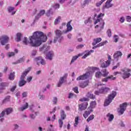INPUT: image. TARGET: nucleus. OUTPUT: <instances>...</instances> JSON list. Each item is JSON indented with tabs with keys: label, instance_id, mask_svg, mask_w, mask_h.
Returning a JSON list of instances; mask_svg holds the SVG:
<instances>
[{
	"label": "nucleus",
	"instance_id": "1",
	"mask_svg": "<svg viewBox=\"0 0 131 131\" xmlns=\"http://www.w3.org/2000/svg\"><path fill=\"white\" fill-rule=\"evenodd\" d=\"M48 37L41 32H35L32 36L29 37V41L27 37H25L23 40L24 45H27L30 43L32 47H39L42 42L47 41Z\"/></svg>",
	"mask_w": 131,
	"mask_h": 131
},
{
	"label": "nucleus",
	"instance_id": "2",
	"mask_svg": "<svg viewBox=\"0 0 131 131\" xmlns=\"http://www.w3.org/2000/svg\"><path fill=\"white\" fill-rule=\"evenodd\" d=\"M87 70L88 71L83 75L79 76L77 78V80H84V79H88V78L92 77V76H93L94 73H95V71H97L95 73V76L96 78H100V77H101V76H103L102 72L99 71L100 70L99 68L89 67L87 68Z\"/></svg>",
	"mask_w": 131,
	"mask_h": 131
},
{
	"label": "nucleus",
	"instance_id": "3",
	"mask_svg": "<svg viewBox=\"0 0 131 131\" xmlns=\"http://www.w3.org/2000/svg\"><path fill=\"white\" fill-rule=\"evenodd\" d=\"M105 14L104 13H100L97 16V20H96L94 23V24H97V23H99V25H97L95 27V29L96 30H98L97 32H100L101 30L104 29V25L105 23H104V20H103V17Z\"/></svg>",
	"mask_w": 131,
	"mask_h": 131
},
{
	"label": "nucleus",
	"instance_id": "4",
	"mask_svg": "<svg viewBox=\"0 0 131 131\" xmlns=\"http://www.w3.org/2000/svg\"><path fill=\"white\" fill-rule=\"evenodd\" d=\"M117 95V93L115 91H112V93L111 94H109L107 98L105 99L104 106H108L112 102V101L114 99L116 95Z\"/></svg>",
	"mask_w": 131,
	"mask_h": 131
},
{
	"label": "nucleus",
	"instance_id": "5",
	"mask_svg": "<svg viewBox=\"0 0 131 131\" xmlns=\"http://www.w3.org/2000/svg\"><path fill=\"white\" fill-rule=\"evenodd\" d=\"M31 70V68H28V69H26L25 71H24L21 77H20V80L19 82V86H23L24 85H25L26 84V81L24 80V78H25V77L27 74H28V72Z\"/></svg>",
	"mask_w": 131,
	"mask_h": 131
},
{
	"label": "nucleus",
	"instance_id": "6",
	"mask_svg": "<svg viewBox=\"0 0 131 131\" xmlns=\"http://www.w3.org/2000/svg\"><path fill=\"white\" fill-rule=\"evenodd\" d=\"M55 33H56V37L54 38L53 42L54 43L57 42V41H58V42H61V41L64 39V38L63 36H62V31L59 30H56L55 31Z\"/></svg>",
	"mask_w": 131,
	"mask_h": 131
},
{
	"label": "nucleus",
	"instance_id": "7",
	"mask_svg": "<svg viewBox=\"0 0 131 131\" xmlns=\"http://www.w3.org/2000/svg\"><path fill=\"white\" fill-rule=\"evenodd\" d=\"M130 72V69H124L121 70L120 72V74L123 79H125V78H129L131 74L129 73Z\"/></svg>",
	"mask_w": 131,
	"mask_h": 131
},
{
	"label": "nucleus",
	"instance_id": "8",
	"mask_svg": "<svg viewBox=\"0 0 131 131\" xmlns=\"http://www.w3.org/2000/svg\"><path fill=\"white\" fill-rule=\"evenodd\" d=\"M10 40V37L6 35L0 36V43L2 46H5L6 43H8Z\"/></svg>",
	"mask_w": 131,
	"mask_h": 131
},
{
	"label": "nucleus",
	"instance_id": "9",
	"mask_svg": "<svg viewBox=\"0 0 131 131\" xmlns=\"http://www.w3.org/2000/svg\"><path fill=\"white\" fill-rule=\"evenodd\" d=\"M127 106V104L126 103H124L120 104V107L118 109V112L120 115H122V114L124 113V112L126 110Z\"/></svg>",
	"mask_w": 131,
	"mask_h": 131
},
{
	"label": "nucleus",
	"instance_id": "10",
	"mask_svg": "<svg viewBox=\"0 0 131 131\" xmlns=\"http://www.w3.org/2000/svg\"><path fill=\"white\" fill-rule=\"evenodd\" d=\"M110 88L108 87H102L101 89L99 90V91H95V95H99L100 94H106L108 92H110Z\"/></svg>",
	"mask_w": 131,
	"mask_h": 131
},
{
	"label": "nucleus",
	"instance_id": "11",
	"mask_svg": "<svg viewBox=\"0 0 131 131\" xmlns=\"http://www.w3.org/2000/svg\"><path fill=\"white\" fill-rule=\"evenodd\" d=\"M68 76V74L66 73L64 74L63 77H61L59 82L57 84V86L58 88H60V86H61V85H62V84H63V83H64V82H66V79L67 78V77Z\"/></svg>",
	"mask_w": 131,
	"mask_h": 131
},
{
	"label": "nucleus",
	"instance_id": "12",
	"mask_svg": "<svg viewBox=\"0 0 131 131\" xmlns=\"http://www.w3.org/2000/svg\"><path fill=\"white\" fill-rule=\"evenodd\" d=\"M35 62L37 63V65H39V64H41V65H46V61L42 59L41 57H36L34 59Z\"/></svg>",
	"mask_w": 131,
	"mask_h": 131
},
{
	"label": "nucleus",
	"instance_id": "13",
	"mask_svg": "<svg viewBox=\"0 0 131 131\" xmlns=\"http://www.w3.org/2000/svg\"><path fill=\"white\" fill-rule=\"evenodd\" d=\"M39 50L40 52H42L44 54H47V52L50 50V46L44 45Z\"/></svg>",
	"mask_w": 131,
	"mask_h": 131
},
{
	"label": "nucleus",
	"instance_id": "14",
	"mask_svg": "<svg viewBox=\"0 0 131 131\" xmlns=\"http://www.w3.org/2000/svg\"><path fill=\"white\" fill-rule=\"evenodd\" d=\"M9 86V83L7 82H1L0 83V94L3 93V91L6 90V88Z\"/></svg>",
	"mask_w": 131,
	"mask_h": 131
},
{
	"label": "nucleus",
	"instance_id": "15",
	"mask_svg": "<svg viewBox=\"0 0 131 131\" xmlns=\"http://www.w3.org/2000/svg\"><path fill=\"white\" fill-rule=\"evenodd\" d=\"M88 105H89L88 102H84L81 104H79V110H80V111H83V110H85V109L88 108Z\"/></svg>",
	"mask_w": 131,
	"mask_h": 131
},
{
	"label": "nucleus",
	"instance_id": "16",
	"mask_svg": "<svg viewBox=\"0 0 131 131\" xmlns=\"http://www.w3.org/2000/svg\"><path fill=\"white\" fill-rule=\"evenodd\" d=\"M100 63H101V67H102V68H106V67H108V66H109V65H110V63L106 61H104V60L101 59L100 60Z\"/></svg>",
	"mask_w": 131,
	"mask_h": 131
},
{
	"label": "nucleus",
	"instance_id": "17",
	"mask_svg": "<svg viewBox=\"0 0 131 131\" xmlns=\"http://www.w3.org/2000/svg\"><path fill=\"white\" fill-rule=\"evenodd\" d=\"M113 1V0H107L105 3L104 8H105L106 9H109V8L113 7V4H111V2Z\"/></svg>",
	"mask_w": 131,
	"mask_h": 131
},
{
	"label": "nucleus",
	"instance_id": "18",
	"mask_svg": "<svg viewBox=\"0 0 131 131\" xmlns=\"http://www.w3.org/2000/svg\"><path fill=\"white\" fill-rule=\"evenodd\" d=\"M122 56V52L121 51H116L114 54V58L118 61V58Z\"/></svg>",
	"mask_w": 131,
	"mask_h": 131
},
{
	"label": "nucleus",
	"instance_id": "19",
	"mask_svg": "<svg viewBox=\"0 0 131 131\" xmlns=\"http://www.w3.org/2000/svg\"><path fill=\"white\" fill-rule=\"evenodd\" d=\"M53 57H54V52L53 51H49L46 54V59H48V60H52Z\"/></svg>",
	"mask_w": 131,
	"mask_h": 131
},
{
	"label": "nucleus",
	"instance_id": "20",
	"mask_svg": "<svg viewBox=\"0 0 131 131\" xmlns=\"http://www.w3.org/2000/svg\"><path fill=\"white\" fill-rule=\"evenodd\" d=\"M89 83H90V81L88 80L83 82L80 83L79 86L82 89H84V88H86V86L89 85Z\"/></svg>",
	"mask_w": 131,
	"mask_h": 131
},
{
	"label": "nucleus",
	"instance_id": "21",
	"mask_svg": "<svg viewBox=\"0 0 131 131\" xmlns=\"http://www.w3.org/2000/svg\"><path fill=\"white\" fill-rule=\"evenodd\" d=\"M46 13V10H42L40 11L39 14H37V16H35V20H38L41 16H43L45 15V13Z\"/></svg>",
	"mask_w": 131,
	"mask_h": 131
},
{
	"label": "nucleus",
	"instance_id": "22",
	"mask_svg": "<svg viewBox=\"0 0 131 131\" xmlns=\"http://www.w3.org/2000/svg\"><path fill=\"white\" fill-rule=\"evenodd\" d=\"M88 111H85L83 114V116L84 118H88V117L94 111L93 110H90V108L88 109Z\"/></svg>",
	"mask_w": 131,
	"mask_h": 131
},
{
	"label": "nucleus",
	"instance_id": "23",
	"mask_svg": "<svg viewBox=\"0 0 131 131\" xmlns=\"http://www.w3.org/2000/svg\"><path fill=\"white\" fill-rule=\"evenodd\" d=\"M71 21H69L67 25V29L65 31L64 33H67V32H69V31H71L72 30V26L70 25Z\"/></svg>",
	"mask_w": 131,
	"mask_h": 131
},
{
	"label": "nucleus",
	"instance_id": "24",
	"mask_svg": "<svg viewBox=\"0 0 131 131\" xmlns=\"http://www.w3.org/2000/svg\"><path fill=\"white\" fill-rule=\"evenodd\" d=\"M15 8L13 7H9L8 8V11L9 13L11 14V15H15L16 14V11H14Z\"/></svg>",
	"mask_w": 131,
	"mask_h": 131
},
{
	"label": "nucleus",
	"instance_id": "25",
	"mask_svg": "<svg viewBox=\"0 0 131 131\" xmlns=\"http://www.w3.org/2000/svg\"><path fill=\"white\" fill-rule=\"evenodd\" d=\"M92 53H94V50L86 51H85L84 55L82 57V59H85L86 57L90 56Z\"/></svg>",
	"mask_w": 131,
	"mask_h": 131
},
{
	"label": "nucleus",
	"instance_id": "26",
	"mask_svg": "<svg viewBox=\"0 0 131 131\" xmlns=\"http://www.w3.org/2000/svg\"><path fill=\"white\" fill-rule=\"evenodd\" d=\"M101 41H102L101 38H97L94 39L92 45L93 46H96L97 43H99V42H101Z\"/></svg>",
	"mask_w": 131,
	"mask_h": 131
},
{
	"label": "nucleus",
	"instance_id": "27",
	"mask_svg": "<svg viewBox=\"0 0 131 131\" xmlns=\"http://www.w3.org/2000/svg\"><path fill=\"white\" fill-rule=\"evenodd\" d=\"M106 42H107V41L105 40L104 42H101L99 44H97V46H95L93 47V50H95V49H97V48H100V47H103V46L105 45Z\"/></svg>",
	"mask_w": 131,
	"mask_h": 131
},
{
	"label": "nucleus",
	"instance_id": "28",
	"mask_svg": "<svg viewBox=\"0 0 131 131\" xmlns=\"http://www.w3.org/2000/svg\"><path fill=\"white\" fill-rule=\"evenodd\" d=\"M46 14L47 17H50L51 15H54V11L53 10V8H50L49 10H48Z\"/></svg>",
	"mask_w": 131,
	"mask_h": 131
},
{
	"label": "nucleus",
	"instance_id": "29",
	"mask_svg": "<svg viewBox=\"0 0 131 131\" xmlns=\"http://www.w3.org/2000/svg\"><path fill=\"white\" fill-rule=\"evenodd\" d=\"M28 108V103H26V104L24 106L18 108V111H24V110H25L26 109H27Z\"/></svg>",
	"mask_w": 131,
	"mask_h": 131
},
{
	"label": "nucleus",
	"instance_id": "30",
	"mask_svg": "<svg viewBox=\"0 0 131 131\" xmlns=\"http://www.w3.org/2000/svg\"><path fill=\"white\" fill-rule=\"evenodd\" d=\"M4 111L5 113H6L7 115H9V114H11V113L13 112L14 110H13V108L10 107V108L5 109Z\"/></svg>",
	"mask_w": 131,
	"mask_h": 131
},
{
	"label": "nucleus",
	"instance_id": "31",
	"mask_svg": "<svg viewBox=\"0 0 131 131\" xmlns=\"http://www.w3.org/2000/svg\"><path fill=\"white\" fill-rule=\"evenodd\" d=\"M106 117H107L108 121L110 122L112 121V120L114 119V115L110 113H108L106 115Z\"/></svg>",
	"mask_w": 131,
	"mask_h": 131
},
{
	"label": "nucleus",
	"instance_id": "32",
	"mask_svg": "<svg viewBox=\"0 0 131 131\" xmlns=\"http://www.w3.org/2000/svg\"><path fill=\"white\" fill-rule=\"evenodd\" d=\"M80 56H82V54H79L78 55H76L75 56H73L72 60H71V63H74V62L76 61V60H77V59L80 57Z\"/></svg>",
	"mask_w": 131,
	"mask_h": 131
},
{
	"label": "nucleus",
	"instance_id": "33",
	"mask_svg": "<svg viewBox=\"0 0 131 131\" xmlns=\"http://www.w3.org/2000/svg\"><path fill=\"white\" fill-rule=\"evenodd\" d=\"M86 97L88 98H90V99H92V100H94L96 98V96L94 95V94H92V92H88Z\"/></svg>",
	"mask_w": 131,
	"mask_h": 131
},
{
	"label": "nucleus",
	"instance_id": "34",
	"mask_svg": "<svg viewBox=\"0 0 131 131\" xmlns=\"http://www.w3.org/2000/svg\"><path fill=\"white\" fill-rule=\"evenodd\" d=\"M60 116L62 120H64L66 118V114H65V112L64 111H61L60 112Z\"/></svg>",
	"mask_w": 131,
	"mask_h": 131
},
{
	"label": "nucleus",
	"instance_id": "35",
	"mask_svg": "<svg viewBox=\"0 0 131 131\" xmlns=\"http://www.w3.org/2000/svg\"><path fill=\"white\" fill-rule=\"evenodd\" d=\"M102 76H104V77H106L109 74V72L106 70V69H104L103 70L101 71Z\"/></svg>",
	"mask_w": 131,
	"mask_h": 131
},
{
	"label": "nucleus",
	"instance_id": "36",
	"mask_svg": "<svg viewBox=\"0 0 131 131\" xmlns=\"http://www.w3.org/2000/svg\"><path fill=\"white\" fill-rule=\"evenodd\" d=\"M21 36H22V34L20 33H18L16 34V38H15V40L16 41H20L21 40Z\"/></svg>",
	"mask_w": 131,
	"mask_h": 131
},
{
	"label": "nucleus",
	"instance_id": "37",
	"mask_svg": "<svg viewBox=\"0 0 131 131\" xmlns=\"http://www.w3.org/2000/svg\"><path fill=\"white\" fill-rule=\"evenodd\" d=\"M9 78L10 80H14L15 78V73H11L9 75Z\"/></svg>",
	"mask_w": 131,
	"mask_h": 131
},
{
	"label": "nucleus",
	"instance_id": "38",
	"mask_svg": "<svg viewBox=\"0 0 131 131\" xmlns=\"http://www.w3.org/2000/svg\"><path fill=\"white\" fill-rule=\"evenodd\" d=\"M61 16H58L54 21V25H57L61 21Z\"/></svg>",
	"mask_w": 131,
	"mask_h": 131
},
{
	"label": "nucleus",
	"instance_id": "39",
	"mask_svg": "<svg viewBox=\"0 0 131 131\" xmlns=\"http://www.w3.org/2000/svg\"><path fill=\"white\" fill-rule=\"evenodd\" d=\"M52 8L55 9V10H57V9H59V8H60V4L55 3L52 6Z\"/></svg>",
	"mask_w": 131,
	"mask_h": 131
},
{
	"label": "nucleus",
	"instance_id": "40",
	"mask_svg": "<svg viewBox=\"0 0 131 131\" xmlns=\"http://www.w3.org/2000/svg\"><path fill=\"white\" fill-rule=\"evenodd\" d=\"M79 120V117H77L75 119V123L74 124V125L75 127L77 126V124H78V120Z\"/></svg>",
	"mask_w": 131,
	"mask_h": 131
},
{
	"label": "nucleus",
	"instance_id": "41",
	"mask_svg": "<svg viewBox=\"0 0 131 131\" xmlns=\"http://www.w3.org/2000/svg\"><path fill=\"white\" fill-rule=\"evenodd\" d=\"M96 105H97L96 101H92L90 104V107L92 108H95V107H96Z\"/></svg>",
	"mask_w": 131,
	"mask_h": 131
},
{
	"label": "nucleus",
	"instance_id": "42",
	"mask_svg": "<svg viewBox=\"0 0 131 131\" xmlns=\"http://www.w3.org/2000/svg\"><path fill=\"white\" fill-rule=\"evenodd\" d=\"M95 118V116L94 115H91L88 119H87V122H90L91 120H93L94 118Z\"/></svg>",
	"mask_w": 131,
	"mask_h": 131
},
{
	"label": "nucleus",
	"instance_id": "43",
	"mask_svg": "<svg viewBox=\"0 0 131 131\" xmlns=\"http://www.w3.org/2000/svg\"><path fill=\"white\" fill-rule=\"evenodd\" d=\"M7 56H8L9 58H11V57H14V56H15V53H14V52H8L7 54Z\"/></svg>",
	"mask_w": 131,
	"mask_h": 131
},
{
	"label": "nucleus",
	"instance_id": "44",
	"mask_svg": "<svg viewBox=\"0 0 131 131\" xmlns=\"http://www.w3.org/2000/svg\"><path fill=\"white\" fill-rule=\"evenodd\" d=\"M22 62H24V58H20L18 61L13 62L12 64H18V63H22Z\"/></svg>",
	"mask_w": 131,
	"mask_h": 131
},
{
	"label": "nucleus",
	"instance_id": "45",
	"mask_svg": "<svg viewBox=\"0 0 131 131\" xmlns=\"http://www.w3.org/2000/svg\"><path fill=\"white\" fill-rule=\"evenodd\" d=\"M58 122H59V127L60 128H62V126L63 125V121H62L61 119H59Z\"/></svg>",
	"mask_w": 131,
	"mask_h": 131
},
{
	"label": "nucleus",
	"instance_id": "46",
	"mask_svg": "<svg viewBox=\"0 0 131 131\" xmlns=\"http://www.w3.org/2000/svg\"><path fill=\"white\" fill-rule=\"evenodd\" d=\"M108 36L109 37H111V35H112V33L111 32V29H108L107 31V32H106Z\"/></svg>",
	"mask_w": 131,
	"mask_h": 131
},
{
	"label": "nucleus",
	"instance_id": "47",
	"mask_svg": "<svg viewBox=\"0 0 131 131\" xmlns=\"http://www.w3.org/2000/svg\"><path fill=\"white\" fill-rule=\"evenodd\" d=\"M89 100H90V99H89V98H85V97L81 98L79 100V101H80V102H84L85 101H89Z\"/></svg>",
	"mask_w": 131,
	"mask_h": 131
},
{
	"label": "nucleus",
	"instance_id": "48",
	"mask_svg": "<svg viewBox=\"0 0 131 131\" xmlns=\"http://www.w3.org/2000/svg\"><path fill=\"white\" fill-rule=\"evenodd\" d=\"M91 3V0H85L83 3V6H85L86 5H89Z\"/></svg>",
	"mask_w": 131,
	"mask_h": 131
},
{
	"label": "nucleus",
	"instance_id": "49",
	"mask_svg": "<svg viewBox=\"0 0 131 131\" xmlns=\"http://www.w3.org/2000/svg\"><path fill=\"white\" fill-rule=\"evenodd\" d=\"M92 23V18H89L84 22L85 24H88V23Z\"/></svg>",
	"mask_w": 131,
	"mask_h": 131
},
{
	"label": "nucleus",
	"instance_id": "50",
	"mask_svg": "<svg viewBox=\"0 0 131 131\" xmlns=\"http://www.w3.org/2000/svg\"><path fill=\"white\" fill-rule=\"evenodd\" d=\"M58 100V99L57 98V97H53V99L52 100L53 101V103L54 104H57V101Z\"/></svg>",
	"mask_w": 131,
	"mask_h": 131
},
{
	"label": "nucleus",
	"instance_id": "51",
	"mask_svg": "<svg viewBox=\"0 0 131 131\" xmlns=\"http://www.w3.org/2000/svg\"><path fill=\"white\" fill-rule=\"evenodd\" d=\"M38 98H39V99H40V100H45V96L42 95L41 94H39L38 95Z\"/></svg>",
	"mask_w": 131,
	"mask_h": 131
},
{
	"label": "nucleus",
	"instance_id": "52",
	"mask_svg": "<svg viewBox=\"0 0 131 131\" xmlns=\"http://www.w3.org/2000/svg\"><path fill=\"white\" fill-rule=\"evenodd\" d=\"M107 77H108V79H111V80H115V79H116V77H113V75Z\"/></svg>",
	"mask_w": 131,
	"mask_h": 131
},
{
	"label": "nucleus",
	"instance_id": "53",
	"mask_svg": "<svg viewBox=\"0 0 131 131\" xmlns=\"http://www.w3.org/2000/svg\"><path fill=\"white\" fill-rule=\"evenodd\" d=\"M118 36L115 35L114 37V41L115 42H117V41H118Z\"/></svg>",
	"mask_w": 131,
	"mask_h": 131
},
{
	"label": "nucleus",
	"instance_id": "54",
	"mask_svg": "<svg viewBox=\"0 0 131 131\" xmlns=\"http://www.w3.org/2000/svg\"><path fill=\"white\" fill-rule=\"evenodd\" d=\"M73 91L76 93V94H78L79 92H78V87H75L73 88Z\"/></svg>",
	"mask_w": 131,
	"mask_h": 131
},
{
	"label": "nucleus",
	"instance_id": "55",
	"mask_svg": "<svg viewBox=\"0 0 131 131\" xmlns=\"http://www.w3.org/2000/svg\"><path fill=\"white\" fill-rule=\"evenodd\" d=\"M111 61H112V59L111 58V56L108 55V60L106 61L110 64V63H111Z\"/></svg>",
	"mask_w": 131,
	"mask_h": 131
},
{
	"label": "nucleus",
	"instance_id": "56",
	"mask_svg": "<svg viewBox=\"0 0 131 131\" xmlns=\"http://www.w3.org/2000/svg\"><path fill=\"white\" fill-rule=\"evenodd\" d=\"M5 114H6V112L4 111L0 114V118L4 117V116H5Z\"/></svg>",
	"mask_w": 131,
	"mask_h": 131
},
{
	"label": "nucleus",
	"instance_id": "57",
	"mask_svg": "<svg viewBox=\"0 0 131 131\" xmlns=\"http://www.w3.org/2000/svg\"><path fill=\"white\" fill-rule=\"evenodd\" d=\"M73 96H74V94L71 93H70L68 96L69 99H71L72 98H73Z\"/></svg>",
	"mask_w": 131,
	"mask_h": 131
},
{
	"label": "nucleus",
	"instance_id": "58",
	"mask_svg": "<svg viewBox=\"0 0 131 131\" xmlns=\"http://www.w3.org/2000/svg\"><path fill=\"white\" fill-rule=\"evenodd\" d=\"M126 20L127 22H130L131 21V17L129 16H127L126 17Z\"/></svg>",
	"mask_w": 131,
	"mask_h": 131
},
{
	"label": "nucleus",
	"instance_id": "59",
	"mask_svg": "<svg viewBox=\"0 0 131 131\" xmlns=\"http://www.w3.org/2000/svg\"><path fill=\"white\" fill-rule=\"evenodd\" d=\"M102 2H101V1L98 2L96 4V7H100V6H101L102 5Z\"/></svg>",
	"mask_w": 131,
	"mask_h": 131
},
{
	"label": "nucleus",
	"instance_id": "60",
	"mask_svg": "<svg viewBox=\"0 0 131 131\" xmlns=\"http://www.w3.org/2000/svg\"><path fill=\"white\" fill-rule=\"evenodd\" d=\"M31 80H32V77H28L27 79V81H28V82H30Z\"/></svg>",
	"mask_w": 131,
	"mask_h": 131
},
{
	"label": "nucleus",
	"instance_id": "61",
	"mask_svg": "<svg viewBox=\"0 0 131 131\" xmlns=\"http://www.w3.org/2000/svg\"><path fill=\"white\" fill-rule=\"evenodd\" d=\"M22 96L23 98H26L27 97V92H25L22 94Z\"/></svg>",
	"mask_w": 131,
	"mask_h": 131
},
{
	"label": "nucleus",
	"instance_id": "62",
	"mask_svg": "<svg viewBox=\"0 0 131 131\" xmlns=\"http://www.w3.org/2000/svg\"><path fill=\"white\" fill-rule=\"evenodd\" d=\"M108 77L107 78H104L103 79H102V81L104 82H107V81H108Z\"/></svg>",
	"mask_w": 131,
	"mask_h": 131
},
{
	"label": "nucleus",
	"instance_id": "63",
	"mask_svg": "<svg viewBox=\"0 0 131 131\" xmlns=\"http://www.w3.org/2000/svg\"><path fill=\"white\" fill-rule=\"evenodd\" d=\"M84 46L83 45H79L77 46V49H82L83 48Z\"/></svg>",
	"mask_w": 131,
	"mask_h": 131
},
{
	"label": "nucleus",
	"instance_id": "64",
	"mask_svg": "<svg viewBox=\"0 0 131 131\" xmlns=\"http://www.w3.org/2000/svg\"><path fill=\"white\" fill-rule=\"evenodd\" d=\"M36 55V50H33L32 52V56H35Z\"/></svg>",
	"mask_w": 131,
	"mask_h": 131
}]
</instances>
